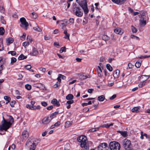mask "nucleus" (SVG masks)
<instances>
[{
    "mask_svg": "<svg viewBox=\"0 0 150 150\" xmlns=\"http://www.w3.org/2000/svg\"><path fill=\"white\" fill-rule=\"evenodd\" d=\"M9 121H8L5 120L3 116V120L1 122V125H0V131H2L4 130L7 131L14 122L13 118L11 116H9Z\"/></svg>",
    "mask_w": 150,
    "mask_h": 150,
    "instance_id": "nucleus-1",
    "label": "nucleus"
},
{
    "mask_svg": "<svg viewBox=\"0 0 150 150\" xmlns=\"http://www.w3.org/2000/svg\"><path fill=\"white\" fill-rule=\"evenodd\" d=\"M77 140L79 142L81 143V147L82 148L86 149H88L89 145L87 138L84 135H81L77 137Z\"/></svg>",
    "mask_w": 150,
    "mask_h": 150,
    "instance_id": "nucleus-2",
    "label": "nucleus"
},
{
    "mask_svg": "<svg viewBox=\"0 0 150 150\" xmlns=\"http://www.w3.org/2000/svg\"><path fill=\"white\" fill-rule=\"evenodd\" d=\"M76 1L83 10L85 14H87L88 12L87 7L86 0H76Z\"/></svg>",
    "mask_w": 150,
    "mask_h": 150,
    "instance_id": "nucleus-3",
    "label": "nucleus"
},
{
    "mask_svg": "<svg viewBox=\"0 0 150 150\" xmlns=\"http://www.w3.org/2000/svg\"><path fill=\"white\" fill-rule=\"evenodd\" d=\"M122 145L126 150H132V145L130 140L125 139L122 142Z\"/></svg>",
    "mask_w": 150,
    "mask_h": 150,
    "instance_id": "nucleus-4",
    "label": "nucleus"
},
{
    "mask_svg": "<svg viewBox=\"0 0 150 150\" xmlns=\"http://www.w3.org/2000/svg\"><path fill=\"white\" fill-rule=\"evenodd\" d=\"M73 11L74 13L78 17L82 16L83 13L82 9L76 6H74L73 8Z\"/></svg>",
    "mask_w": 150,
    "mask_h": 150,
    "instance_id": "nucleus-5",
    "label": "nucleus"
},
{
    "mask_svg": "<svg viewBox=\"0 0 150 150\" xmlns=\"http://www.w3.org/2000/svg\"><path fill=\"white\" fill-rule=\"evenodd\" d=\"M109 146L111 150H119L120 148V144L115 141L111 142L110 143Z\"/></svg>",
    "mask_w": 150,
    "mask_h": 150,
    "instance_id": "nucleus-6",
    "label": "nucleus"
},
{
    "mask_svg": "<svg viewBox=\"0 0 150 150\" xmlns=\"http://www.w3.org/2000/svg\"><path fill=\"white\" fill-rule=\"evenodd\" d=\"M20 21L21 23L20 26L24 28L25 30H27L29 25L25 19L24 17H22L20 19Z\"/></svg>",
    "mask_w": 150,
    "mask_h": 150,
    "instance_id": "nucleus-7",
    "label": "nucleus"
},
{
    "mask_svg": "<svg viewBox=\"0 0 150 150\" xmlns=\"http://www.w3.org/2000/svg\"><path fill=\"white\" fill-rule=\"evenodd\" d=\"M144 77H145L146 78L143 80L142 82H141L138 85V86L139 88H142L146 85V82L145 81L149 78V75H142L141 76L140 78L142 79Z\"/></svg>",
    "mask_w": 150,
    "mask_h": 150,
    "instance_id": "nucleus-8",
    "label": "nucleus"
},
{
    "mask_svg": "<svg viewBox=\"0 0 150 150\" xmlns=\"http://www.w3.org/2000/svg\"><path fill=\"white\" fill-rule=\"evenodd\" d=\"M97 150H108L109 147L108 144L106 143H103L100 144L97 147Z\"/></svg>",
    "mask_w": 150,
    "mask_h": 150,
    "instance_id": "nucleus-9",
    "label": "nucleus"
},
{
    "mask_svg": "<svg viewBox=\"0 0 150 150\" xmlns=\"http://www.w3.org/2000/svg\"><path fill=\"white\" fill-rule=\"evenodd\" d=\"M52 120V118L50 117H45L42 120V123L44 125H47Z\"/></svg>",
    "mask_w": 150,
    "mask_h": 150,
    "instance_id": "nucleus-10",
    "label": "nucleus"
},
{
    "mask_svg": "<svg viewBox=\"0 0 150 150\" xmlns=\"http://www.w3.org/2000/svg\"><path fill=\"white\" fill-rule=\"evenodd\" d=\"M67 24H68V23L67 22V20H64L60 21V25L61 27H62V28L63 30L65 28H66V26Z\"/></svg>",
    "mask_w": 150,
    "mask_h": 150,
    "instance_id": "nucleus-11",
    "label": "nucleus"
},
{
    "mask_svg": "<svg viewBox=\"0 0 150 150\" xmlns=\"http://www.w3.org/2000/svg\"><path fill=\"white\" fill-rule=\"evenodd\" d=\"M38 54L39 52L38 49L34 47H33L32 51L30 52V54L32 56H36Z\"/></svg>",
    "mask_w": 150,
    "mask_h": 150,
    "instance_id": "nucleus-12",
    "label": "nucleus"
},
{
    "mask_svg": "<svg viewBox=\"0 0 150 150\" xmlns=\"http://www.w3.org/2000/svg\"><path fill=\"white\" fill-rule=\"evenodd\" d=\"M112 1L116 4L121 5L123 4L126 0H111Z\"/></svg>",
    "mask_w": 150,
    "mask_h": 150,
    "instance_id": "nucleus-13",
    "label": "nucleus"
},
{
    "mask_svg": "<svg viewBox=\"0 0 150 150\" xmlns=\"http://www.w3.org/2000/svg\"><path fill=\"white\" fill-rule=\"evenodd\" d=\"M97 72L98 75L99 77L101 78L103 76V74L102 73V70L100 66H98V69H97Z\"/></svg>",
    "mask_w": 150,
    "mask_h": 150,
    "instance_id": "nucleus-14",
    "label": "nucleus"
},
{
    "mask_svg": "<svg viewBox=\"0 0 150 150\" xmlns=\"http://www.w3.org/2000/svg\"><path fill=\"white\" fill-rule=\"evenodd\" d=\"M53 104L54 106L59 107L60 105L59 102L58 101L57 99L55 98L52 99L51 102Z\"/></svg>",
    "mask_w": 150,
    "mask_h": 150,
    "instance_id": "nucleus-15",
    "label": "nucleus"
},
{
    "mask_svg": "<svg viewBox=\"0 0 150 150\" xmlns=\"http://www.w3.org/2000/svg\"><path fill=\"white\" fill-rule=\"evenodd\" d=\"M120 71L119 69L115 71L113 74V76L114 78H117L119 76Z\"/></svg>",
    "mask_w": 150,
    "mask_h": 150,
    "instance_id": "nucleus-16",
    "label": "nucleus"
},
{
    "mask_svg": "<svg viewBox=\"0 0 150 150\" xmlns=\"http://www.w3.org/2000/svg\"><path fill=\"white\" fill-rule=\"evenodd\" d=\"M63 30H64V33L65 34L64 38L65 39H68L69 40V34L67 33V29L65 28Z\"/></svg>",
    "mask_w": 150,
    "mask_h": 150,
    "instance_id": "nucleus-17",
    "label": "nucleus"
},
{
    "mask_svg": "<svg viewBox=\"0 0 150 150\" xmlns=\"http://www.w3.org/2000/svg\"><path fill=\"white\" fill-rule=\"evenodd\" d=\"M117 132L120 133L124 137H126L128 135L127 132V131H117Z\"/></svg>",
    "mask_w": 150,
    "mask_h": 150,
    "instance_id": "nucleus-18",
    "label": "nucleus"
},
{
    "mask_svg": "<svg viewBox=\"0 0 150 150\" xmlns=\"http://www.w3.org/2000/svg\"><path fill=\"white\" fill-rule=\"evenodd\" d=\"M141 25H145L146 24V18H141L139 20Z\"/></svg>",
    "mask_w": 150,
    "mask_h": 150,
    "instance_id": "nucleus-19",
    "label": "nucleus"
},
{
    "mask_svg": "<svg viewBox=\"0 0 150 150\" xmlns=\"http://www.w3.org/2000/svg\"><path fill=\"white\" fill-rule=\"evenodd\" d=\"M74 103V100H70L67 101L66 105L68 104V105L67 106V109H69L71 107L70 105Z\"/></svg>",
    "mask_w": 150,
    "mask_h": 150,
    "instance_id": "nucleus-20",
    "label": "nucleus"
},
{
    "mask_svg": "<svg viewBox=\"0 0 150 150\" xmlns=\"http://www.w3.org/2000/svg\"><path fill=\"white\" fill-rule=\"evenodd\" d=\"M89 77H90V76L88 77V76L85 75L83 73L81 74L80 76H79V79L81 80H84Z\"/></svg>",
    "mask_w": 150,
    "mask_h": 150,
    "instance_id": "nucleus-21",
    "label": "nucleus"
},
{
    "mask_svg": "<svg viewBox=\"0 0 150 150\" xmlns=\"http://www.w3.org/2000/svg\"><path fill=\"white\" fill-rule=\"evenodd\" d=\"M114 32L117 34H122V33H121V29L120 28H117L114 30Z\"/></svg>",
    "mask_w": 150,
    "mask_h": 150,
    "instance_id": "nucleus-22",
    "label": "nucleus"
},
{
    "mask_svg": "<svg viewBox=\"0 0 150 150\" xmlns=\"http://www.w3.org/2000/svg\"><path fill=\"white\" fill-rule=\"evenodd\" d=\"M30 150H35L36 147V144H35L33 142L32 144H30Z\"/></svg>",
    "mask_w": 150,
    "mask_h": 150,
    "instance_id": "nucleus-23",
    "label": "nucleus"
},
{
    "mask_svg": "<svg viewBox=\"0 0 150 150\" xmlns=\"http://www.w3.org/2000/svg\"><path fill=\"white\" fill-rule=\"evenodd\" d=\"M73 98V96L71 94H69L66 97V99L69 100H72V99Z\"/></svg>",
    "mask_w": 150,
    "mask_h": 150,
    "instance_id": "nucleus-24",
    "label": "nucleus"
},
{
    "mask_svg": "<svg viewBox=\"0 0 150 150\" xmlns=\"http://www.w3.org/2000/svg\"><path fill=\"white\" fill-rule=\"evenodd\" d=\"M22 135L23 138L27 137H28V133L26 131H24L22 133Z\"/></svg>",
    "mask_w": 150,
    "mask_h": 150,
    "instance_id": "nucleus-25",
    "label": "nucleus"
},
{
    "mask_svg": "<svg viewBox=\"0 0 150 150\" xmlns=\"http://www.w3.org/2000/svg\"><path fill=\"white\" fill-rule=\"evenodd\" d=\"M33 29L34 30L39 32H41L42 31V29L39 27L38 25H36V26L34 27Z\"/></svg>",
    "mask_w": 150,
    "mask_h": 150,
    "instance_id": "nucleus-26",
    "label": "nucleus"
},
{
    "mask_svg": "<svg viewBox=\"0 0 150 150\" xmlns=\"http://www.w3.org/2000/svg\"><path fill=\"white\" fill-rule=\"evenodd\" d=\"M105 99V97L104 95H101L98 96V100L100 101H103Z\"/></svg>",
    "mask_w": 150,
    "mask_h": 150,
    "instance_id": "nucleus-27",
    "label": "nucleus"
},
{
    "mask_svg": "<svg viewBox=\"0 0 150 150\" xmlns=\"http://www.w3.org/2000/svg\"><path fill=\"white\" fill-rule=\"evenodd\" d=\"M7 42L9 44H11L13 42V39L11 37H9L6 39Z\"/></svg>",
    "mask_w": 150,
    "mask_h": 150,
    "instance_id": "nucleus-28",
    "label": "nucleus"
},
{
    "mask_svg": "<svg viewBox=\"0 0 150 150\" xmlns=\"http://www.w3.org/2000/svg\"><path fill=\"white\" fill-rule=\"evenodd\" d=\"M139 109V107H134L132 109L131 111L132 112H139L138 111Z\"/></svg>",
    "mask_w": 150,
    "mask_h": 150,
    "instance_id": "nucleus-29",
    "label": "nucleus"
},
{
    "mask_svg": "<svg viewBox=\"0 0 150 150\" xmlns=\"http://www.w3.org/2000/svg\"><path fill=\"white\" fill-rule=\"evenodd\" d=\"M71 125V122L69 121H67L65 123V128H68Z\"/></svg>",
    "mask_w": 150,
    "mask_h": 150,
    "instance_id": "nucleus-30",
    "label": "nucleus"
},
{
    "mask_svg": "<svg viewBox=\"0 0 150 150\" xmlns=\"http://www.w3.org/2000/svg\"><path fill=\"white\" fill-rule=\"evenodd\" d=\"M58 111H56L54 112L51 114L50 115V117L52 118V119L53 118L55 117L58 114Z\"/></svg>",
    "mask_w": 150,
    "mask_h": 150,
    "instance_id": "nucleus-31",
    "label": "nucleus"
},
{
    "mask_svg": "<svg viewBox=\"0 0 150 150\" xmlns=\"http://www.w3.org/2000/svg\"><path fill=\"white\" fill-rule=\"evenodd\" d=\"M4 99L8 102L6 103V104H7L8 102L11 101V98L10 97L7 96H5L4 97Z\"/></svg>",
    "mask_w": 150,
    "mask_h": 150,
    "instance_id": "nucleus-32",
    "label": "nucleus"
},
{
    "mask_svg": "<svg viewBox=\"0 0 150 150\" xmlns=\"http://www.w3.org/2000/svg\"><path fill=\"white\" fill-rule=\"evenodd\" d=\"M27 58V57L25 56L23 54H21L18 57V59L19 60H21L25 59Z\"/></svg>",
    "mask_w": 150,
    "mask_h": 150,
    "instance_id": "nucleus-33",
    "label": "nucleus"
},
{
    "mask_svg": "<svg viewBox=\"0 0 150 150\" xmlns=\"http://www.w3.org/2000/svg\"><path fill=\"white\" fill-rule=\"evenodd\" d=\"M1 21V23L3 24H6V21L4 19V17L3 16H1L0 18Z\"/></svg>",
    "mask_w": 150,
    "mask_h": 150,
    "instance_id": "nucleus-34",
    "label": "nucleus"
},
{
    "mask_svg": "<svg viewBox=\"0 0 150 150\" xmlns=\"http://www.w3.org/2000/svg\"><path fill=\"white\" fill-rule=\"evenodd\" d=\"M102 38L103 40L106 41L108 40L109 38V37L107 35H103L102 36Z\"/></svg>",
    "mask_w": 150,
    "mask_h": 150,
    "instance_id": "nucleus-35",
    "label": "nucleus"
},
{
    "mask_svg": "<svg viewBox=\"0 0 150 150\" xmlns=\"http://www.w3.org/2000/svg\"><path fill=\"white\" fill-rule=\"evenodd\" d=\"M5 30L3 27H0V35H3L4 34Z\"/></svg>",
    "mask_w": 150,
    "mask_h": 150,
    "instance_id": "nucleus-36",
    "label": "nucleus"
},
{
    "mask_svg": "<svg viewBox=\"0 0 150 150\" xmlns=\"http://www.w3.org/2000/svg\"><path fill=\"white\" fill-rule=\"evenodd\" d=\"M106 68L109 71H111L112 70V68L110 65L109 64H107L106 65Z\"/></svg>",
    "mask_w": 150,
    "mask_h": 150,
    "instance_id": "nucleus-37",
    "label": "nucleus"
},
{
    "mask_svg": "<svg viewBox=\"0 0 150 150\" xmlns=\"http://www.w3.org/2000/svg\"><path fill=\"white\" fill-rule=\"evenodd\" d=\"M31 16L34 18H36L38 17V15L35 12H33L31 13Z\"/></svg>",
    "mask_w": 150,
    "mask_h": 150,
    "instance_id": "nucleus-38",
    "label": "nucleus"
},
{
    "mask_svg": "<svg viewBox=\"0 0 150 150\" xmlns=\"http://www.w3.org/2000/svg\"><path fill=\"white\" fill-rule=\"evenodd\" d=\"M17 61L15 57H12L11 59V64H13V63Z\"/></svg>",
    "mask_w": 150,
    "mask_h": 150,
    "instance_id": "nucleus-39",
    "label": "nucleus"
},
{
    "mask_svg": "<svg viewBox=\"0 0 150 150\" xmlns=\"http://www.w3.org/2000/svg\"><path fill=\"white\" fill-rule=\"evenodd\" d=\"M141 65V63L139 61H137L135 64V66L137 68H139Z\"/></svg>",
    "mask_w": 150,
    "mask_h": 150,
    "instance_id": "nucleus-40",
    "label": "nucleus"
},
{
    "mask_svg": "<svg viewBox=\"0 0 150 150\" xmlns=\"http://www.w3.org/2000/svg\"><path fill=\"white\" fill-rule=\"evenodd\" d=\"M131 28H132V31L133 33H136L137 32V28H135L134 26L132 25L131 26Z\"/></svg>",
    "mask_w": 150,
    "mask_h": 150,
    "instance_id": "nucleus-41",
    "label": "nucleus"
},
{
    "mask_svg": "<svg viewBox=\"0 0 150 150\" xmlns=\"http://www.w3.org/2000/svg\"><path fill=\"white\" fill-rule=\"evenodd\" d=\"M25 88L27 90H30L31 89V86L29 84H26L25 85Z\"/></svg>",
    "mask_w": 150,
    "mask_h": 150,
    "instance_id": "nucleus-42",
    "label": "nucleus"
},
{
    "mask_svg": "<svg viewBox=\"0 0 150 150\" xmlns=\"http://www.w3.org/2000/svg\"><path fill=\"white\" fill-rule=\"evenodd\" d=\"M8 54H11L12 55H15L16 54V52L15 51H10L8 52Z\"/></svg>",
    "mask_w": 150,
    "mask_h": 150,
    "instance_id": "nucleus-43",
    "label": "nucleus"
},
{
    "mask_svg": "<svg viewBox=\"0 0 150 150\" xmlns=\"http://www.w3.org/2000/svg\"><path fill=\"white\" fill-rule=\"evenodd\" d=\"M29 45V42L28 41H26L24 42L23 43V45L25 47H26V46H28Z\"/></svg>",
    "mask_w": 150,
    "mask_h": 150,
    "instance_id": "nucleus-44",
    "label": "nucleus"
},
{
    "mask_svg": "<svg viewBox=\"0 0 150 150\" xmlns=\"http://www.w3.org/2000/svg\"><path fill=\"white\" fill-rule=\"evenodd\" d=\"M67 22L68 23V24L70 23H74V20L73 18H70L69 19V21L67 20Z\"/></svg>",
    "mask_w": 150,
    "mask_h": 150,
    "instance_id": "nucleus-45",
    "label": "nucleus"
},
{
    "mask_svg": "<svg viewBox=\"0 0 150 150\" xmlns=\"http://www.w3.org/2000/svg\"><path fill=\"white\" fill-rule=\"evenodd\" d=\"M66 51V48L65 47H62L60 50L59 52L60 53H62L63 52H65Z\"/></svg>",
    "mask_w": 150,
    "mask_h": 150,
    "instance_id": "nucleus-46",
    "label": "nucleus"
},
{
    "mask_svg": "<svg viewBox=\"0 0 150 150\" xmlns=\"http://www.w3.org/2000/svg\"><path fill=\"white\" fill-rule=\"evenodd\" d=\"M60 86V83L58 81L53 86V87L54 88H56Z\"/></svg>",
    "mask_w": 150,
    "mask_h": 150,
    "instance_id": "nucleus-47",
    "label": "nucleus"
},
{
    "mask_svg": "<svg viewBox=\"0 0 150 150\" xmlns=\"http://www.w3.org/2000/svg\"><path fill=\"white\" fill-rule=\"evenodd\" d=\"M130 37H131V38L132 39H136L137 40H139V37H138L137 36H135L133 35H131Z\"/></svg>",
    "mask_w": 150,
    "mask_h": 150,
    "instance_id": "nucleus-48",
    "label": "nucleus"
},
{
    "mask_svg": "<svg viewBox=\"0 0 150 150\" xmlns=\"http://www.w3.org/2000/svg\"><path fill=\"white\" fill-rule=\"evenodd\" d=\"M16 103V101L15 100L11 101L10 103V105L12 107L14 106V104Z\"/></svg>",
    "mask_w": 150,
    "mask_h": 150,
    "instance_id": "nucleus-49",
    "label": "nucleus"
},
{
    "mask_svg": "<svg viewBox=\"0 0 150 150\" xmlns=\"http://www.w3.org/2000/svg\"><path fill=\"white\" fill-rule=\"evenodd\" d=\"M128 66L129 67V69L132 68L134 66V65L132 64L130 62L128 63Z\"/></svg>",
    "mask_w": 150,
    "mask_h": 150,
    "instance_id": "nucleus-50",
    "label": "nucleus"
},
{
    "mask_svg": "<svg viewBox=\"0 0 150 150\" xmlns=\"http://www.w3.org/2000/svg\"><path fill=\"white\" fill-rule=\"evenodd\" d=\"M5 8L2 6H0V11L1 13H4Z\"/></svg>",
    "mask_w": 150,
    "mask_h": 150,
    "instance_id": "nucleus-51",
    "label": "nucleus"
},
{
    "mask_svg": "<svg viewBox=\"0 0 150 150\" xmlns=\"http://www.w3.org/2000/svg\"><path fill=\"white\" fill-rule=\"evenodd\" d=\"M98 129V128H92L89 130V131L92 132L97 131Z\"/></svg>",
    "mask_w": 150,
    "mask_h": 150,
    "instance_id": "nucleus-52",
    "label": "nucleus"
},
{
    "mask_svg": "<svg viewBox=\"0 0 150 150\" xmlns=\"http://www.w3.org/2000/svg\"><path fill=\"white\" fill-rule=\"evenodd\" d=\"M145 12H141V16L140 17V18H146V16H145Z\"/></svg>",
    "mask_w": 150,
    "mask_h": 150,
    "instance_id": "nucleus-53",
    "label": "nucleus"
},
{
    "mask_svg": "<svg viewBox=\"0 0 150 150\" xmlns=\"http://www.w3.org/2000/svg\"><path fill=\"white\" fill-rule=\"evenodd\" d=\"M41 104L42 106L44 107H46L47 105V102L45 101H42L41 102Z\"/></svg>",
    "mask_w": 150,
    "mask_h": 150,
    "instance_id": "nucleus-54",
    "label": "nucleus"
},
{
    "mask_svg": "<svg viewBox=\"0 0 150 150\" xmlns=\"http://www.w3.org/2000/svg\"><path fill=\"white\" fill-rule=\"evenodd\" d=\"M4 66L3 64H0V74L2 73V71L3 69Z\"/></svg>",
    "mask_w": 150,
    "mask_h": 150,
    "instance_id": "nucleus-55",
    "label": "nucleus"
},
{
    "mask_svg": "<svg viewBox=\"0 0 150 150\" xmlns=\"http://www.w3.org/2000/svg\"><path fill=\"white\" fill-rule=\"evenodd\" d=\"M27 38V40L30 41V42L32 41V39L30 36L29 35L28 36Z\"/></svg>",
    "mask_w": 150,
    "mask_h": 150,
    "instance_id": "nucleus-56",
    "label": "nucleus"
},
{
    "mask_svg": "<svg viewBox=\"0 0 150 150\" xmlns=\"http://www.w3.org/2000/svg\"><path fill=\"white\" fill-rule=\"evenodd\" d=\"M25 69L27 70L30 69L31 68V66L30 65H27L25 66Z\"/></svg>",
    "mask_w": 150,
    "mask_h": 150,
    "instance_id": "nucleus-57",
    "label": "nucleus"
},
{
    "mask_svg": "<svg viewBox=\"0 0 150 150\" xmlns=\"http://www.w3.org/2000/svg\"><path fill=\"white\" fill-rule=\"evenodd\" d=\"M26 107L27 108L31 110L32 108H33V106H31L29 104L26 105Z\"/></svg>",
    "mask_w": 150,
    "mask_h": 150,
    "instance_id": "nucleus-58",
    "label": "nucleus"
},
{
    "mask_svg": "<svg viewBox=\"0 0 150 150\" xmlns=\"http://www.w3.org/2000/svg\"><path fill=\"white\" fill-rule=\"evenodd\" d=\"M116 97V94L113 95L110 98V99L111 100H112L115 98Z\"/></svg>",
    "mask_w": 150,
    "mask_h": 150,
    "instance_id": "nucleus-59",
    "label": "nucleus"
},
{
    "mask_svg": "<svg viewBox=\"0 0 150 150\" xmlns=\"http://www.w3.org/2000/svg\"><path fill=\"white\" fill-rule=\"evenodd\" d=\"M94 91V89H89L88 90V93H92L93 91Z\"/></svg>",
    "mask_w": 150,
    "mask_h": 150,
    "instance_id": "nucleus-60",
    "label": "nucleus"
},
{
    "mask_svg": "<svg viewBox=\"0 0 150 150\" xmlns=\"http://www.w3.org/2000/svg\"><path fill=\"white\" fill-rule=\"evenodd\" d=\"M53 108V106L52 105L50 106L47 108V109L48 110H51Z\"/></svg>",
    "mask_w": 150,
    "mask_h": 150,
    "instance_id": "nucleus-61",
    "label": "nucleus"
},
{
    "mask_svg": "<svg viewBox=\"0 0 150 150\" xmlns=\"http://www.w3.org/2000/svg\"><path fill=\"white\" fill-rule=\"evenodd\" d=\"M57 80L58 81V82H59V83H60L61 81V77L59 75V74L58 75V77L57 79Z\"/></svg>",
    "mask_w": 150,
    "mask_h": 150,
    "instance_id": "nucleus-62",
    "label": "nucleus"
},
{
    "mask_svg": "<svg viewBox=\"0 0 150 150\" xmlns=\"http://www.w3.org/2000/svg\"><path fill=\"white\" fill-rule=\"evenodd\" d=\"M143 135L146 138L149 139V140L150 139V137L149 135H148L146 133H144Z\"/></svg>",
    "mask_w": 150,
    "mask_h": 150,
    "instance_id": "nucleus-63",
    "label": "nucleus"
},
{
    "mask_svg": "<svg viewBox=\"0 0 150 150\" xmlns=\"http://www.w3.org/2000/svg\"><path fill=\"white\" fill-rule=\"evenodd\" d=\"M60 125V122L59 121H58V122H56L54 124V125H55V126L56 127H57V126H58L59 125Z\"/></svg>",
    "mask_w": 150,
    "mask_h": 150,
    "instance_id": "nucleus-64",
    "label": "nucleus"
}]
</instances>
